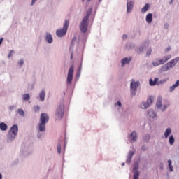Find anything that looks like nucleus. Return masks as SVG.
<instances>
[{
    "label": "nucleus",
    "mask_w": 179,
    "mask_h": 179,
    "mask_svg": "<svg viewBox=\"0 0 179 179\" xmlns=\"http://www.w3.org/2000/svg\"><path fill=\"white\" fill-rule=\"evenodd\" d=\"M13 50H11L10 52V53L8 54V57L9 58H10V57H12V55H13Z\"/></svg>",
    "instance_id": "c9c22d12"
},
{
    "label": "nucleus",
    "mask_w": 179,
    "mask_h": 179,
    "mask_svg": "<svg viewBox=\"0 0 179 179\" xmlns=\"http://www.w3.org/2000/svg\"><path fill=\"white\" fill-rule=\"evenodd\" d=\"M138 165L135 166L134 167V171H138Z\"/></svg>",
    "instance_id": "e433bc0d"
},
{
    "label": "nucleus",
    "mask_w": 179,
    "mask_h": 179,
    "mask_svg": "<svg viewBox=\"0 0 179 179\" xmlns=\"http://www.w3.org/2000/svg\"><path fill=\"white\" fill-rule=\"evenodd\" d=\"M19 131V128L17 127V125L14 124L12 126V127L10 129L7 138L9 141H13L15 138H16V135H17V132Z\"/></svg>",
    "instance_id": "20e7f679"
},
{
    "label": "nucleus",
    "mask_w": 179,
    "mask_h": 179,
    "mask_svg": "<svg viewBox=\"0 0 179 179\" xmlns=\"http://www.w3.org/2000/svg\"><path fill=\"white\" fill-rule=\"evenodd\" d=\"M141 149H142L143 150H145V149H143V147H142Z\"/></svg>",
    "instance_id": "de8ad7c7"
},
{
    "label": "nucleus",
    "mask_w": 179,
    "mask_h": 179,
    "mask_svg": "<svg viewBox=\"0 0 179 179\" xmlns=\"http://www.w3.org/2000/svg\"><path fill=\"white\" fill-rule=\"evenodd\" d=\"M132 61V57H125L122 60V66H124L125 64H129V62Z\"/></svg>",
    "instance_id": "4468645a"
},
{
    "label": "nucleus",
    "mask_w": 179,
    "mask_h": 179,
    "mask_svg": "<svg viewBox=\"0 0 179 179\" xmlns=\"http://www.w3.org/2000/svg\"><path fill=\"white\" fill-rule=\"evenodd\" d=\"M163 101V98L162 96H159L157 101V108H160L162 111H165L166 108L169 107V101H164V105L162 104V102Z\"/></svg>",
    "instance_id": "423d86ee"
},
{
    "label": "nucleus",
    "mask_w": 179,
    "mask_h": 179,
    "mask_svg": "<svg viewBox=\"0 0 179 179\" xmlns=\"http://www.w3.org/2000/svg\"><path fill=\"white\" fill-rule=\"evenodd\" d=\"M149 10V4H145L144 7L141 9L142 13H146Z\"/></svg>",
    "instance_id": "412c9836"
},
{
    "label": "nucleus",
    "mask_w": 179,
    "mask_h": 179,
    "mask_svg": "<svg viewBox=\"0 0 179 179\" xmlns=\"http://www.w3.org/2000/svg\"><path fill=\"white\" fill-rule=\"evenodd\" d=\"M22 99L23 100L28 101V100H30V95H29V94H25L22 96Z\"/></svg>",
    "instance_id": "393cba45"
},
{
    "label": "nucleus",
    "mask_w": 179,
    "mask_h": 179,
    "mask_svg": "<svg viewBox=\"0 0 179 179\" xmlns=\"http://www.w3.org/2000/svg\"><path fill=\"white\" fill-rule=\"evenodd\" d=\"M122 166H125V163H122Z\"/></svg>",
    "instance_id": "49530a36"
},
{
    "label": "nucleus",
    "mask_w": 179,
    "mask_h": 179,
    "mask_svg": "<svg viewBox=\"0 0 179 179\" xmlns=\"http://www.w3.org/2000/svg\"><path fill=\"white\" fill-rule=\"evenodd\" d=\"M152 103H153V98L152 96H150L147 100V104H148V106H150Z\"/></svg>",
    "instance_id": "a878e982"
},
{
    "label": "nucleus",
    "mask_w": 179,
    "mask_h": 179,
    "mask_svg": "<svg viewBox=\"0 0 179 179\" xmlns=\"http://www.w3.org/2000/svg\"><path fill=\"white\" fill-rule=\"evenodd\" d=\"M0 179H2V174L0 173Z\"/></svg>",
    "instance_id": "a18cd8bd"
},
{
    "label": "nucleus",
    "mask_w": 179,
    "mask_h": 179,
    "mask_svg": "<svg viewBox=\"0 0 179 179\" xmlns=\"http://www.w3.org/2000/svg\"><path fill=\"white\" fill-rule=\"evenodd\" d=\"M57 152L59 154H61V143L57 144Z\"/></svg>",
    "instance_id": "7c9ffc66"
},
{
    "label": "nucleus",
    "mask_w": 179,
    "mask_h": 179,
    "mask_svg": "<svg viewBox=\"0 0 179 179\" xmlns=\"http://www.w3.org/2000/svg\"><path fill=\"white\" fill-rule=\"evenodd\" d=\"M133 8H134V3H132V1L127 2V13H129V12H131Z\"/></svg>",
    "instance_id": "f8f14e48"
},
{
    "label": "nucleus",
    "mask_w": 179,
    "mask_h": 179,
    "mask_svg": "<svg viewBox=\"0 0 179 179\" xmlns=\"http://www.w3.org/2000/svg\"><path fill=\"white\" fill-rule=\"evenodd\" d=\"M45 41L49 44H51V43H52L53 40H52V36H51V34H49V33L46 34Z\"/></svg>",
    "instance_id": "ddd939ff"
},
{
    "label": "nucleus",
    "mask_w": 179,
    "mask_h": 179,
    "mask_svg": "<svg viewBox=\"0 0 179 179\" xmlns=\"http://www.w3.org/2000/svg\"><path fill=\"white\" fill-rule=\"evenodd\" d=\"M148 107H149V104L145 102H143L141 104V108H142L143 110H145L146 108H148Z\"/></svg>",
    "instance_id": "5701e85b"
},
{
    "label": "nucleus",
    "mask_w": 179,
    "mask_h": 179,
    "mask_svg": "<svg viewBox=\"0 0 179 179\" xmlns=\"http://www.w3.org/2000/svg\"><path fill=\"white\" fill-rule=\"evenodd\" d=\"M17 113H18L21 117H24V111H23L22 109H18V110H17Z\"/></svg>",
    "instance_id": "bb28decb"
},
{
    "label": "nucleus",
    "mask_w": 179,
    "mask_h": 179,
    "mask_svg": "<svg viewBox=\"0 0 179 179\" xmlns=\"http://www.w3.org/2000/svg\"><path fill=\"white\" fill-rule=\"evenodd\" d=\"M90 15H92V9L89 10L87 12L86 15L83 19L81 22L80 29L82 33H86L87 31V27H89V17H90Z\"/></svg>",
    "instance_id": "f257e3e1"
},
{
    "label": "nucleus",
    "mask_w": 179,
    "mask_h": 179,
    "mask_svg": "<svg viewBox=\"0 0 179 179\" xmlns=\"http://www.w3.org/2000/svg\"><path fill=\"white\" fill-rule=\"evenodd\" d=\"M50 121V117L46 113H41L39 123V131L44 132L45 131V124Z\"/></svg>",
    "instance_id": "f03ea898"
},
{
    "label": "nucleus",
    "mask_w": 179,
    "mask_h": 179,
    "mask_svg": "<svg viewBox=\"0 0 179 179\" xmlns=\"http://www.w3.org/2000/svg\"><path fill=\"white\" fill-rule=\"evenodd\" d=\"M36 2H37V0H32L31 5H34V3H36Z\"/></svg>",
    "instance_id": "4c0bfd02"
},
{
    "label": "nucleus",
    "mask_w": 179,
    "mask_h": 179,
    "mask_svg": "<svg viewBox=\"0 0 179 179\" xmlns=\"http://www.w3.org/2000/svg\"><path fill=\"white\" fill-rule=\"evenodd\" d=\"M131 160H132V157H128L126 163H127V164H129L131 163Z\"/></svg>",
    "instance_id": "2f4dec72"
},
{
    "label": "nucleus",
    "mask_w": 179,
    "mask_h": 179,
    "mask_svg": "<svg viewBox=\"0 0 179 179\" xmlns=\"http://www.w3.org/2000/svg\"><path fill=\"white\" fill-rule=\"evenodd\" d=\"M149 83L150 86H156V85H160V83H159V78H155L154 80L150 78L149 80Z\"/></svg>",
    "instance_id": "9b49d317"
},
{
    "label": "nucleus",
    "mask_w": 179,
    "mask_h": 179,
    "mask_svg": "<svg viewBox=\"0 0 179 179\" xmlns=\"http://www.w3.org/2000/svg\"><path fill=\"white\" fill-rule=\"evenodd\" d=\"M175 141H176V140L174 139V136L171 135L170 137H169V144H170L171 145H173Z\"/></svg>",
    "instance_id": "b1692460"
},
{
    "label": "nucleus",
    "mask_w": 179,
    "mask_h": 179,
    "mask_svg": "<svg viewBox=\"0 0 179 179\" xmlns=\"http://www.w3.org/2000/svg\"><path fill=\"white\" fill-rule=\"evenodd\" d=\"M13 108H15V107H13V106H10V110H13Z\"/></svg>",
    "instance_id": "79ce46f5"
},
{
    "label": "nucleus",
    "mask_w": 179,
    "mask_h": 179,
    "mask_svg": "<svg viewBox=\"0 0 179 179\" xmlns=\"http://www.w3.org/2000/svg\"><path fill=\"white\" fill-rule=\"evenodd\" d=\"M34 110L35 111V113H38V111H40V106H36L34 108Z\"/></svg>",
    "instance_id": "c756f323"
},
{
    "label": "nucleus",
    "mask_w": 179,
    "mask_h": 179,
    "mask_svg": "<svg viewBox=\"0 0 179 179\" xmlns=\"http://www.w3.org/2000/svg\"><path fill=\"white\" fill-rule=\"evenodd\" d=\"M39 97H40L41 101H44V99L45 97V91L42 90L39 94Z\"/></svg>",
    "instance_id": "6ab92c4d"
},
{
    "label": "nucleus",
    "mask_w": 179,
    "mask_h": 179,
    "mask_svg": "<svg viewBox=\"0 0 179 179\" xmlns=\"http://www.w3.org/2000/svg\"><path fill=\"white\" fill-rule=\"evenodd\" d=\"M80 70H81V69H80V67L78 69V72H80Z\"/></svg>",
    "instance_id": "c03bdc74"
},
{
    "label": "nucleus",
    "mask_w": 179,
    "mask_h": 179,
    "mask_svg": "<svg viewBox=\"0 0 179 179\" xmlns=\"http://www.w3.org/2000/svg\"><path fill=\"white\" fill-rule=\"evenodd\" d=\"M178 86H179V80H178L173 85L170 87V92H173L174 89H176V87H178Z\"/></svg>",
    "instance_id": "f3484780"
},
{
    "label": "nucleus",
    "mask_w": 179,
    "mask_h": 179,
    "mask_svg": "<svg viewBox=\"0 0 179 179\" xmlns=\"http://www.w3.org/2000/svg\"><path fill=\"white\" fill-rule=\"evenodd\" d=\"M73 71H74L73 66H71L68 72V76H67L68 83H71L72 82V79H73Z\"/></svg>",
    "instance_id": "9d476101"
},
{
    "label": "nucleus",
    "mask_w": 179,
    "mask_h": 179,
    "mask_svg": "<svg viewBox=\"0 0 179 179\" xmlns=\"http://www.w3.org/2000/svg\"><path fill=\"white\" fill-rule=\"evenodd\" d=\"M23 64H24V61H23V59H21L19 62L18 64L20 65V66H22L23 65Z\"/></svg>",
    "instance_id": "f704fd0d"
},
{
    "label": "nucleus",
    "mask_w": 179,
    "mask_h": 179,
    "mask_svg": "<svg viewBox=\"0 0 179 179\" xmlns=\"http://www.w3.org/2000/svg\"><path fill=\"white\" fill-rule=\"evenodd\" d=\"M134 155H135V152L134 151H130L129 152V157H132V156H134Z\"/></svg>",
    "instance_id": "473e14b6"
},
{
    "label": "nucleus",
    "mask_w": 179,
    "mask_h": 179,
    "mask_svg": "<svg viewBox=\"0 0 179 179\" xmlns=\"http://www.w3.org/2000/svg\"><path fill=\"white\" fill-rule=\"evenodd\" d=\"M127 35H123V37H122L123 40H125V38H127Z\"/></svg>",
    "instance_id": "ea45409f"
},
{
    "label": "nucleus",
    "mask_w": 179,
    "mask_h": 179,
    "mask_svg": "<svg viewBox=\"0 0 179 179\" xmlns=\"http://www.w3.org/2000/svg\"><path fill=\"white\" fill-rule=\"evenodd\" d=\"M55 115L58 120H61L64 117V105H60L57 108Z\"/></svg>",
    "instance_id": "1a4fd4ad"
},
{
    "label": "nucleus",
    "mask_w": 179,
    "mask_h": 179,
    "mask_svg": "<svg viewBox=\"0 0 179 179\" xmlns=\"http://www.w3.org/2000/svg\"><path fill=\"white\" fill-rule=\"evenodd\" d=\"M170 50H171V48H167V51H170Z\"/></svg>",
    "instance_id": "37998d69"
},
{
    "label": "nucleus",
    "mask_w": 179,
    "mask_h": 179,
    "mask_svg": "<svg viewBox=\"0 0 179 179\" xmlns=\"http://www.w3.org/2000/svg\"><path fill=\"white\" fill-rule=\"evenodd\" d=\"M99 1H101V0H99Z\"/></svg>",
    "instance_id": "8fccbe9b"
},
{
    "label": "nucleus",
    "mask_w": 179,
    "mask_h": 179,
    "mask_svg": "<svg viewBox=\"0 0 179 179\" xmlns=\"http://www.w3.org/2000/svg\"><path fill=\"white\" fill-rule=\"evenodd\" d=\"M139 178V171H136L134 174V179H138Z\"/></svg>",
    "instance_id": "cd10ccee"
},
{
    "label": "nucleus",
    "mask_w": 179,
    "mask_h": 179,
    "mask_svg": "<svg viewBox=\"0 0 179 179\" xmlns=\"http://www.w3.org/2000/svg\"><path fill=\"white\" fill-rule=\"evenodd\" d=\"M171 59V55H168L165 56L163 59H159L157 62H152L153 66H159V65H162L163 64H166V61Z\"/></svg>",
    "instance_id": "6e6552de"
},
{
    "label": "nucleus",
    "mask_w": 179,
    "mask_h": 179,
    "mask_svg": "<svg viewBox=\"0 0 179 179\" xmlns=\"http://www.w3.org/2000/svg\"><path fill=\"white\" fill-rule=\"evenodd\" d=\"M117 106H118L119 107H121V106H122L121 101H117Z\"/></svg>",
    "instance_id": "58836bf2"
},
{
    "label": "nucleus",
    "mask_w": 179,
    "mask_h": 179,
    "mask_svg": "<svg viewBox=\"0 0 179 179\" xmlns=\"http://www.w3.org/2000/svg\"><path fill=\"white\" fill-rule=\"evenodd\" d=\"M171 134V129L167 128L164 132V138H169V136Z\"/></svg>",
    "instance_id": "a211bd4d"
},
{
    "label": "nucleus",
    "mask_w": 179,
    "mask_h": 179,
    "mask_svg": "<svg viewBox=\"0 0 179 179\" xmlns=\"http://www.w3.org/2000/svg\"><path fill=\"white\" fill-rule=\"evenodd\" d=\"M148 115L150 118H155L156 117V114L155 112H153V110L148 111Z\"/></svg>",
    "instance_id": "4be33fe9"
},
{
    "label": "nucleus",
    "mask_w": 179,
    "mask_h": 179,
    "mask_svg": "<svg viewBox=\"0 0 179 179\" xmlns=\"http://www.w3.org/2000/svg\"><path fill=\"white\" fill-rule=\"evenodd\" d=\"M145 20L148 23H152V20H153V15L152 13L148 14Z\"/></svg>",
    "instance_id": "2eb2a0df"
},
{
    "label": "nucleus",
    "mask_w": 179,
    "mask_h": 179,
    "mask_svg": "<svg viewBox=\"0 0 179 179\" xmlns=\"http://www.w3.org/2000/svg\"><path fill=\"white\" fill-rule=\"evenodd\" d=\"M72 58H73V53H71V59H72Z\"/></svg>",
    "instance_id": "a19ab883"
},
{
    "label": "nucleus",
    "mask_w": 179,
    "mask_h": 179,
    "mask_svg": "<svg viewBox=\"0 0 179 179\" xmlns=\"http://www.w3.org/2000/svg\"><path fill=\"white\" fill-rule=\"evenodd\" d=\"M139 85V81H135V80H131L130 84L131 96H135V94H136V90H138Z\"/></svg>",
    "instance_id": "0eeeda50"
},
{
    "label": "nucleus",
    "mask_w": 179,
    "mask_h": 179,
    "mask_svg": "<svg viewBox=\"0 0 179 179\" xmlns=\"http://www.w3.org/2000/svg\"><path fill=\"white\" fill-rule=\"evenodd\" d=\"M178 61H179V57H177L175 59L171 60L169 62H168L164 66H163L161 69V71H162L163 72H165L166 71H169V69H170V68L174 67L176 66V64H177V62H178Z\"/></svg>",
    "instance_id": "39448f33"
},
{
    "label": "nucleus",
    "mask_w": 179,
    "mask_h": 179,
    "mask_svg": "<svg viewBox=\"0 0 179 179\" xmlns=\"http://www.w3.org/2000/svg\"><path fill=\"white\" fill-rule=\"evenodd\" d=\"M0 129L1 131H6V129H8V125H6V124L4 122L0 123Z\"/></svg>",
    "instance_id": "dca6fc26"
},
{
    "label": "nucleus",
    "mask_w": 179,
    "mask_h": 179,
    "mask_svg": "<svg viewBox=\"0 0 179 179\" xmlns=\"http://www.w3.org/2000/svg\"><path fill=\"white\" fill-rule=\"evenodd\" d=\"M152 54V49H150L148 50L146 55L147 57H149V55H150Z\"/></svg>",
    "instance_id": "72a5a7b5"
},
{
    "label": "nucleus",
    "mask_w": 179,
    "mask_h": 179,
    "mask_svg": "<svg viewBox=\"0 0 179 179\" xmlns=\"http://www.w3.org/2000/svg\"><path fill=\"white\" fill-rule=\"evenodd\" d=\"M68 27H69V20H66L64 24L63 25V28L60 29H57L56 31V35L57 37H64L66 32L68 31Z\"/></svg>",
    "instance_id": "7ed1b4c3"
},
{
    "label": "nucleus",
    "mask_w": 179,
    "mask_h": 179,
    "mask_svg": "<svg viewBox=\"0 0 179 179\" xmlns=\"http://www.w3.org/2000/svg\"><path fill=\"white\" fill-rule=\"evenodd\" d=\"M131 141H136V139H138V136H136V131H133L131 135Z\"/></svg>",
    "instance_id": "aec40b11"
},
{
    "label": "nucleus",
    "mask_w": 179,
    "mask_h": 179,
    "mask_svg": "<svg viewBox=\"0 0 179 179\" xmlns=\"http://www.w3.org/2000/svg\"><path fill=\"white\" fill-rule=\"evenodd\" d=\"M168 166L169 167L170 171H173V166L171 165V160H168Z\"/></svg>",
    "instance_id": "c85d7f7f"
},
{
    "label": "nucleus",
    "mask_w": 179,
    "mask_h": 179,
    "mask_svg": "<svg viewBox=\"0 0 179 179\" xmlns=\"http://www.w3.org/2000/svg\"><path fill=\"white\" fill-rule=\"evenodd\" d=\"M85 0H83V2Z\"/></svg>",
    "instance_id": "09e8293b"
}]
</instances>
